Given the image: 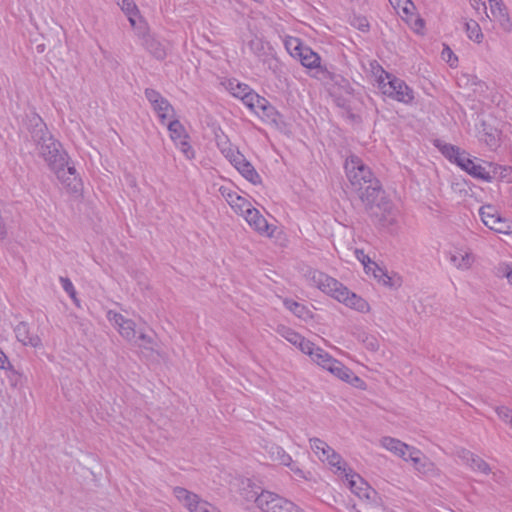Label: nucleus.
Returning <instances> with one entry per match:
<instances>
[{"mask_svg":"<svg viewBox=\"0 0 512 512\" xmlns=\"http://www.w3.org/2000/svg\"><path fill=\"white\" fill-rule=\"evenodd\" d=\"M269 458L274 464L284 465L296 473L302 474L301 469L297 466L292 457L285 450H269Z\"/></svg>","mask_w":512,"mask_h":512,"instance_id":"20","label":"nucleus"},{"mask_svg":"<svg viewBox=\"0 0 512 512\" xmlns=\"http://www.w3.org/2000/svg\"><path fill=\"white\" fill-rule=\"evenodd\" d=\"M177 146H179L181 152L185 155V157L187 159H192L194 158V150L193 148L191 147V145L188 143L187 139H183L181 141L178 142V144H176Z\"/></svg>","mask_w":512,"mask_h":512,"instance_id":"46","label":"nucleus"},{"mask_svg":"<svg viewBox=\"0 0 512 512\" xmlns=\"http://www.w3.org/2000/svg\"><path fill=\"white\" fill-rule=\"evenodd\" d=\"M215 141L218 149L229 161L237 155L236 153H240L232 146L230 140L222 131L215 133Z\"/></svg>","mask_w":512,"mask_h":512,"instance_id":"21","label":"nucleus"},{"mask_svg":"<svg viewBox=\"0 0 512 512\" xmlns=\"http://www.w3.org/2000/svg\"><path fill=\"white\" fill-rule=\"evenodd\" d=\"M381 446L382 448H411L408 444L401 442L398 439L391 438V437H384L381 440Z\"/></svg>","mask_w":512,"mask_h":512,"instance_id":"39","label":"nucleus"},{"mask_svg":"<svg viewBox=\"0 0 512 512\" xmlns=\"http://www.w3.org/2000/svg\"><path fill=\"white\" fill-rule=\"evenodd\" d=\"M496 412H497L498 416L500 417V419H502L504 422L510 424V421L512 419V410L511 409H509L508 407L501 406V407L496 408Z\"/></svg>","mask_w":512,"mask_h":512,"instance_id":"50","label":"nucleus"},{"mask_svg":"<svg viewBox=\"0 0 512 512\" xmlns=\"http://www.w3.org/2000/svg\"><path fill=\"white\" fill-rule=\"evenodd\" d=\"M441 153L448 158L450 161H454L459 152L461 151L458 147L451 144H443L439 146Z\"/></svg>","mask_w":512,"mask_h":512,"instance_id":"38","label":"nucleus"},{"mask_svg":"<svg viewBox=\"0 0 512 512\" xmlns=\"http://www.w3.org/2000/svg\"><path fill=\"white\" fill-rule=\"evenodd\" d=\"M342 477L345 478V483L352 493L359 499L363 500L371 507L380 508L378 493L360 475L352 473V471L349 470L346 475Z\"/></svg>","mask_w":512,"mask_h":512,"instance_id":"5","label":"nucleus"},{"mask_svg":"<svg viewBox=\"0 0 512 512\" xmlns=\"http://www.w3.org/2000/svg\"><path fill=\"white\" fill-rule=\"evenodd\" d=\"M317 458L327 465L339 476H344L350 470L346 462L336 452V450H317L315 452Z\"/></svg>","mask_w":512,"mask_h":512,"instance_id":"13","label":"nucleus"},{"mask_svg":"<svg viewBox=\"0 0 512 512\" xmlns=\"http://www.w3.org/2000/svg\"><path fill=\"white\" fill-rule=\"evenodd\" d=\"M257 95L258 94L253 92L252 90L246 91V93L243 94V98L241 100L243 104L251 110L257 98Z\"/></svg>","mask_w":512,"mask_h":512,"instance_id":"52","label":"nucleus"},{"mask_svg":"<svg viewBox=\"0 0 512 512\" xmlns=\"http://www.w3.org/2000/svg\"><path fill=\"white\" fill-rule=\"evenodd\" d=\"M267 103H268V101L265 98L257 95V98L254 102V105H253L251 111L260 115V112L265 109Z\"/></svg>","mask_w":512,"mask_h":512,"instance_id":"53","label":"nucleus"},{"mask_svg":"<svg viewBox=\"0 0 512 512\" xmlns=\"http://www.w3.org/2000/svg\"><path fill=\"white\" fill-rule=\"evenodd\" d=\"M469 155L465 151H460L453 162H455L461 169H466V161H471Z\"/></svg>","mask_w":512,"mask_h":512,"instance_id":"54","label":"nucleus"},{"mask_svg":"<svg viewBox=\"0 0 512 512\" xmlns=\"http://www.w3.org/2000/svg\"><path fill=\"white\" fill-rule=\"evenodd\" d=\"M294 39L295 38H292L286 42V48L290 53L293 51V48L295 47V44L291 43Z\"/></svg>","mask_w":512,"mask_h":512,"instance_id":"63","label":"nucleus"},{"mask_svg":"<svg viewBox=\"0 0 512 512\" xmlns=\"http://www.w3.org/2000/svg\"><path fill=\"white\" fill-rule=\"evenodd\" d=\"M167 128L170 132V138L175 144H178L179 141L188 138L184 126L178 119L170 120L167 124Z\"/></svg>","mask_w":512,"mask_h":512,"instance_id":"25","label":"nucleus"},{"mask_svg":"<svg viewBox=\"0 0 512 512\" xmlns=\"http://www.w3.org/2000/svg\"><path fill=\"white\" fill-rule=\"evenodd\" d=\"M153 109L157 113L162 124H165L167 119L175 117V110L167 99L161 100L159 103H156L153 106Z\"/></svg>","mask_w":512,"mask_h":512,"instance_id":"23","label":"nucleus"},{"mask_svg":"<svg viewBox=\"0 0 512 512\" xmlns=\"http://www.w3.org/2000/svg\"><path fill=\"white\" fill-rule=\"evenodd\" d=\"M490 13L492 17L499 22L503 30H511L512 22L508 16L507 8L502 0H497L490 3Z\"/></svg>","mask_w":512,"mask_h":512,"instance_id":"16","label":"nucleus"},{"mask_svg":"<svg viewBox=\"0 0 512 512\" xmlns=\"http://www.w3.org/2000/svg\"><path fill=\"white\" fill-rule=\"evenodd\" d=\"M281 497L269 491H261L260 497L256 498V507L259 512H275L279 504L277 500Z\"/></svg>","mask_w":512,"mask_h":512,"instance_id":"17","label":"nucleus"},{"mask_svg":"<svg viewBox=\"0 0 512 512\" xmlns=\"http://www.w3.org/2000/svg\"><path fill=\"white\" fill-rule=\"evenodd\" d=\"M466 162V169L464 171H466L474 178L487 182L491 181L492 177L490 173L486 171V169L482 165L475 163L473 160Z\"/></svg>","mask_w":512,"mask_h":512,"instance_id":"26","label":"nucleus"},{"mask_svg":"<svg viewBox=\"0 0 512 512\" xmlns=\"http://www.w3.org/2000/svg\"><path fill=\"white\" fill-rule=\"evenodd\" d=\"M465 27H466V33H467V36L469 37V39H471L477 43H480L482 41L483 33L481 31L479 24L476 21L470 20V21L466 22Z\"/></svg>","mask_w":512,"mask_h":512,"instance_id":"31","label":"nucleus"},{"mask_svg":"<svg viewBox=\"0 0 512 512\" xmlns=\"http://www.w3.org/2000/svg\"><path fill=\"white\" fill-rule=\"evenodd\" d=\"M138 338L143 341V344L141 345L143 348L156 351V343L151 336L140 333Z\"/></svg>","mask_w":512,"mask_h":512,"instance_id":"48","label":"nucleus"},{"mask_svg":"<svg viewBox=\"0 0 512 512\" xmlns=\"http://www.w3.org/2000/svg\"><path fill=\"white\" fill-rule=\"evenodd\" d=\"M230 160V163L241 173V175L252 184H259L261 177L253 167V165L241 153Z\"/></svg>","mask_w":512,"mask_h":512,"instance_id":"14","label":"nucleus"},{"mask_svg":"<svg viewBox=\"0 0 512 512\" xmlns=\"http://www.w3.org/2000/svg\"><path fill=\"white\" fill-rule=\"evenodd\" d=\"M345 170L352 190L355 188L360 189L361 186L367 184L368 181L376 178L371 169L355 155H351L346 160Z\"/></svg>","mask_w":512,"mask_h":512,"instance_id":"7","label":"nucleus"},{"mask_svg":"<svg viewBox=\"0 0 512 512\" xmlns=\"http://www.w3.org/2000/svg\"><path fill=\"white\" fill-rule=\"evenodd\" d=\"M417 23H419L420 25H423V20H422V19H419V20L417 21Z\"/></svg>","mask_w":512,"mask_h":512,"instance_id":"64","label":"nucleus"},{"mask_svg":"<svg viewBox=\"0 0 512 512\" xmlns=\"http://www.w3.org/2000/svg\"><path fill=\"white\" fill-rule=\"evenodd\" d=\"M505 174L504 177L508 179V181L512 182V167H508L504 169Z\"/></svg>","mask_w":512,"mask_h":512,"instance_id":"62","label":"nucleus"},{"mask_svg":"<svg viewBox=\"0 0 512 512\" xmlns=\"http://www.w3.org/2000/svg\"><path fill=\"white\" fill-rule=\"evenodd\" d=\"M11 367L8 357L0 350V369H10Z\"/></svg>","mask_w":512,"mask_h":512,"instance_id":"58","label":"nucleus"},{"mask_svg":"<svg viewBox=\"0 0 512 512\" xmlns=\"http://www.w3.org/2000/svg\"><path fill=\"white\" fill-rule=\"evenodd\" d=\"M310 358L324 369L330 364V361L334 359L320 347L315 348L314 354H312Z\"/></svg>","mask_w":512,"mask_h":512,"instance_id":"32","label":"nucleus"},{"mask_svg":"<svg viewBox=\"0 0 512 512\" xmlns=\"http://www.w3.org/2000/svg\"><path fill=\"white\" fill-rule=\"evenodd\" d=\"M276 332L295 346H297L298 342L301 341V338L303 337L298 332L285 325H279L276 329Z\"/></svg>","mask_w":512,"mask_h":512,"instance_id":"30","label":"nucleus"},{"mask_svg":"<svg viewBox=\"0 0 512 512\" xmlns=\"http://www.w3.org/2000/svg\"><path fill=\"white\" fill-rule=\"evenodd\" d=\"M284 306L291 311L295 316L301 319H307L311 317L310 311L301 303H298L292 299H284Z\"/></svg>","mask_w":512,"mask_h":512,"instance_id":"27","label":"nucleus"},{"mask_svg":"<svg viewBox=\"0 0 512 512\" xmlns=\"http://www.w3.org/2000/svg\"><path fill=\"white\" fill-rule=\"evenodd\" d=\"M145 96L152 106L165 99L158 91L151 88L145 90Z\"/></svg>","mask_w":512,"mask_h":512,"instance_id":"43","label":"nucleus"},{"mask_svg":"<svg viewBox=\"0 0 512 512\" xmlns=\"http://www.w3.org/2000/svg\"><path fill=\"white\" fill-rule=\"evenodd\" d=\"M249 48L250 50L257 56H261L262 54H264V44L263 42L258 39V38H255V39H252L250 42H249Z\"/></svg>","mask_w":512,"mask_h":512,"instance_id":"47","label":"nucleus"},{"mask_svg":"<svg viewBox=\"0 0 512 512\" xmlns=\"http://www.w3.org/2000/svg\"><path fill=\"white\" fill-rule=\"evenodd\" d=\"M353 374L354 373L349 368L345 367L344 371L341 373V375L338 378L347 383H350L351 378L353 377Z\"/></svg>","mask_w":512,"mask_h":512,"instance_id":"59","label":"nucleus"},{"mask_svg":"<svg viewBox=\"0 0 512 512\" xmlns=\"http://www.w3.org/2000/svg\"><path fill=\"white\" fill-rule=\"evenodd\" d=\"M28 127L39 156L43 158L51 170L67 165V153L62 149L61 143L48 131L46 124L39 115L33 114L29 117Z\"/></svg>","mask_w":512,"mask_h":512,"instance_id":"2","label":"nucleus"},{"mask_svg":"<svg viewBox=\"0 0 512 512\" xmlns=\"http://www.w3.org/2000/svg\"><path fill=\"white\" fill-rule=\"evenodd\" d=\"M307 281L312 285L334 297L339 302L345 303L348 307L353 308L361 313L369 311L370 306L368 302L350 292L342 283L336 279L326 275L325 273L309 269L305 273Z\"/></svg>","mask_w":512,"mask_h":512,"instance_id":"3","label":"nucleus"},{"mask_svg":"<svg viewBox=\"0 0 512 512\" xmlns=\"http://www.w3.org/2000/svg\"><path fill=\"white\" fill-rule=\"evenodd\" d=\"M356 258L364 265V268L371 269L372 263H375L372 261L368 255L364 253L363 250L356 249L355 250Z\"/></svg>","mask_w":512,"mask_h":512,"instance_id":"49","label":"nucleus"},{"mask_svg":"<svg viewBox=\"0 0 512 512\" xmlns=\"http://www.w3.org/2000/svg\"><path fill=\"white\" fill-rule=\"evenodd\" d=\"M297 347L304 353L311 357L312 354H314V350L316 346L311 341L305 339L304 337L301 338V341L298 342Z\"/></svg>","mask_w":512,"mask_h":512,"instance_id":"41","label":"nucleus"},{"mask_svg":"<svg viewBox=\"0 0 512 512\" xmlns=\"http://www.w3.org/2000/svg\"><path fill=\"white\" fill-rule=\"evenodd\" d=\"M117 4L127 15L130 24L134 27L136 24L134 17L137 15L138 9L133 0H117Z\"/></svg>","mask_w":512,"mask_h":512,"instance_id":"29","label":"nucleus"},{"mask_svg":"<svg viewBox=\"0 0 512 512\" xmlns=\"http://www.w3.org/2000/svg\"><path fill=\"white\" fill-rule=\"evenodd\" d=\"M382 93L398 102L411 103L414 99L413 90L402 80L381 69L378 77Z\"/></svg>","mask_w":512,"mask_h":512,"instance_id":"4","label":"nucleus"},{"mask_svg":"<svg viewBox=\"0 0 512 512\" xmlns=\"http://www.w3.org/2000/svg\"><path fill=\"white\" fill-rule=\"evenodd\" d=\"M107 319L117 328L120 335L128 341L136 338L135 323L122 314L109 310Z\"/></svg>","mask_w":512,"mask_h":512,"instance_id":"10","label":"nucleus"},{"mask_svg":"<svg viewBox=\"0 0 512 512\" xmlns=\"http://www.w3.org/2000/svg\"><path fill=\"white\" fill-rule=\"evenodd\" d=\"M345 367L346 366H344L341 362H339L336 359H333L332 361H330V364L327 365V367L325 369H327L329 372H331L336 377H339L341 375V373L344 371Z\"/></svg>","mask_w":512,"mask_h":512,"instance_id":"45","label":"nucleus"},{"mask_svg":"<svg viewBox=\"0 0 512 512\" xmlns=\"http://www.w3.org/2000/svg\"><path fill=\"white\" fill-rule=\"evenodd\" d=\"M143 45L145 46L146 50L156 59L161 60L165 58V47L155 38L151 36L145 37Z\"/></svg>","mask_w":512,"mask_h":512,"instance_id":"24","label":"nucleus"},{"mask_svg":"<svg viewBox=\"0 0 512 512\" xmlns=\"http://www.w3.org/2000/svg\"><path fill=\"white\" fill-rule=\"evenodd\" d=\"M244 216L248 224L258 233L272 237L274 228L268 224L267 220L260 214V212L250 205L244 210Z\"/></svg>","mask_w":512,"mask_h":512,"instance_id":"11","label":"nucleus"},{"mask_svg":"<svg viewBox=\"0 0 512 512\" xmlns=\"http://www.w3.org/2000/svg\"><path fill=\"white\" fill-rule=\"evenodd\" d=\"M350 384H352L354 387H362L364 385V382L361 378L353 374Z\"/></svg>","mask_w":512,"mask_h":512,"instance_id":"60","label":"nucleus"},{"mask_svg":"<svg viewBox=\"0 0 512 512\" xmlns=\"http://www.w3.org/2000/svg\"><path fill=\"white\" fill-rule=\"evenodd\" d=\"M363 342L370 351H377L379 348V342L374 336H366Z\"/></svg>","mask_w":512,"mask_h":512,"instance_id":"55","label":"nucleus"},{"mask_svg":"<svg viewBox=\"0 0 512 512\" xmlns=\"http://www.w3.org/2000/svg\"><path fill=\"white\" fill-rule=\"evenodd\" d=\"M243 487L241 489V494L247 501H253L256 504V498L260 497L261 491H263L260 487L254 485L250 479L242 482Z\"/></svg>","mask_w":512,"mask_h":512,"instance_id":"28","label":"nucleus"},{"mask_svg":"<svg viewBox=\"0 0 512 512\" xmlns=\"http://www.w3.org/2000/svg\"><path fill=\"white\" fill-rule=\"evenodd\" d=\"M499 272L508 279L510 284H512V264H505L500 267Z\"/></svg>","mask_w":512,"mask_h":512,"instance_id":"57","label":"nucleus"},{"mask_svg":"<svg viewBox=\"0 0 512 512\" xmlns=\"http://www.w3.org/2000/svg\"><path fill=\"white\" fill-rule=\"evenodd\" d=\"M173 494L189 512H221L214 504L202 499L196 493L183 487H174Z\"/></svg>","mask_w":512,"mask_h":512,"instance_id":"6","label":"nucleus"},{"mask_svg":"<svg viewBox=\"0 0 512 512\" xmlns=\"http://www.w3.org/2000/svg\"><path fill=\"white\" fill-rule=\"evenodd\" d=\"M475 261L474 255L465 249H457L450 255V262L461 270H468Z\"/></svg>","mask_w":512,"mask_h":512,"instance_id":"18","label":"nucleus"},{"mask_svg":"<svg viewBox=\"0 0 512 512\" xmlns=\"http://www.w3.org/2000/svg\"><path fill=\"white\" fill-rule=\"evenodd\" d=\"M260 115L262 117H266L268 120L272 121V122H276L277 121V118L279 116V113L276 111V109L270 105V103L268 102L266 104V107L263 111L260 112Z\"/></svg>","mask_w":512,"mask_h":512,"instance_id":"44","label":"nucleus"},{"mask_svg":"<svg viewBox=\"0 0 512 512\" xmlns=\"http://www.w3.org/2000/svg\"><path fill=\"white\" fill-rule=\"evenodd\" d=\"M14 332L17 340L21 342L24 346H31L33 348H38L42 346V341L40 337L30 332L29 325L26 322L18 323L14 328Z\"/></svg>","mask_w":512,"mask_h":512,"instance_id":"15","label":"nucleus"},{"mask_svg":"<svg viewBox=\"0 0 512 512\" xmlns=\"http://www.w3.org/2000/svg\"><path fill=\"white\" fill-rule=\"evenodd\" d=\"M442 58L446 60L450 64V66H453L454 62L457 61V57L454 55L453 51L448 46H445V48L443 49Z\"/></svg>","mask_w":512,"mask_h":512,"instance_id":"56","label":"nucleus"},{"mask_svg":"<svg viewBox=\"0 0 512 512\" xmlns=\"http://www.w3.org/2000/svg\"><path fill=\"white\" fill-rule=\"evenodd\" d=\"M60 282L62 284L64 291L70 296L74 303L78 305L76 291L70 279L66 277H60Z\"/></svg>","mask_w":512,"mask_h":512,"instance_id":"40","label":"nucleus"},{"mask_svg":"<svg viewBox=\"0 0 512 512\" xmlns=\"http://www.w3.org/2000/svg\"><path fill=\"white\" fill-rule=\"evenodd\" d=\"M466 459L473 470L480 471L484 474H487L490 471L489 465L480 457L474 456V454L470 453V457H466Z\"/></svg>","mask_w":512,"mask_h":512,"instance_id":"33","label":"nucleus"},{"mask_svg":"<svg viewBox=\"0 0 512 512\" xmlns=\"http://www.w3.org/2000/svg\"><path fill=\"white\" fill-rule=\"evenodd\" d=\"M479 215L484 225L489 229H492L497 222L496 219L501 217L497 209L491 205L481 207L479 210Z\"/></svg>","mask_w":512,"mask_h":512,"instance_id":"22","label":"nucleus"},{"mask_svg":"<svg viewBox=\"0 0 512 512\" xmlns=\"http://www.w3.org/2000/svg\"><path fill=\"white\" fill-rule=\"evenodd\" d=\"M365 206L369 215L382 227L393 226L397 220V211L386 196L380 181L375 178L361 188L352 190Z\"/></svg>","mask_w":512,"mask_h":512,"instance_id":"1","label":"nucleus"},{"mask_svg":"<svg viewBox=\"0 0 512 512\" xmlns=\"http://www.w3.org/2000/svg\"><path fill=\"white\" fill-rule=\"evenodd\" d=\"M496 220L497 222L491 230L502 234L512 233V221L502 216Z\"/></svg>","mask_w":512,"mask_h":512,"instance_id":"34","label":"nucleus"},{"mask_svg":"<svg viewBox=\"0 0 512 512\" xmlns=\"http://www.w3.org/2000/svg\"><path fill=\"white\" fill-rule=\"evenodd\" d=\"M220 192L229 205L239 214L244 213V210L251 205L245 198L229 189L221 187Z\"/></svg>","mask_w":512,"mask_h":512,"instance_id":"19","label":"nucleus"},{"mask_svg":"<svg viewBox=\"0 0 512 512\" xmlns=\"http://www.w3.org/2000/svg\"><path fill=\"white\" fill-rule=\"evenodd\" d=\"M275 512H305L293 502L281 497Z\"/></svg>","mask_w":512,"mask_h":512,"instance_id":"35","label":"nucleus"},{"mask_svg":"<svg viewBox=\"0 0 512 512\" xmlns=\"http://www.w3.org/2000/svg\"><path fill=\"white\" fill-rule=\"evenodd\" d=\"M322 444H323V442L320 439H318V438L310 439V446H311V448L319 449V448H321L320 445H322Z\"/></svg>","mask_w":512,"mask_h":512,"instance_id":"61","label":"nucleus"},{"mask_svg":"<svg viewBox=\"0 0 512 512\" xmlns=\"http://www.w3.org/2000/svg\"><path fill=\"white\" fill-rule=\"evenodd\" d=\"M367 271H372L374 277L378 279L379 282H382L385 285L390 283L391 278L376 263H372L371 269H367Z\"/></svg>","mask_w":512,"mask_h":512,"instance_id":"37","label":"nucleus"},{"mask_svg":"<svg viewBox=\"0 0 512 512\" xmlns=\"http://www.w3.org/2000/svg\"><path fill=\"white\" fill-rule=\"evenodd\" d=\"M351 24L360 31H368L369 23L365 17H354Z\"/></svg>","mask_w":512,"mask_h":512,"instance_id":"51","label":"nucleus"},{"mask_svg":"<svg viewBox=\"0 0 512 512\" xmlns=\"http://www.w3.org/2000/svg\"><path fill=\"white\" fill-rule=\"evenodd\" d=\"M291 43L295 44L291 55L298 57L303 66L310 69L320 66V57L311 48L304 46L299 39H294Z\"/></svg>","mask_w":512,"mask_h":512,"instance_id":"12","label":"nucleus"},{"mask_svg":"<svg viewBox=\"0 0 512 512\" xmlns=\"http://www.w3.org/2000/svg\"><path fill=\"white\" fill-rule=\"evenodd\" d=\"M394 453L420 473H427L433 469V463L422 453V450H393Z\"/></svg>","mask_w":512,"mask_h":512,"instance_id":"9","label":"nucleus"},{"mask_svg":"<svg viewBox=\"0 0 512 512\" xmlns=\"http://www.w3.org/2000/svg\"><path fill=\"white\" fill-rule=\"evenodd\" d=\"M57 175V178L62 183L67 192L72 194H79L82 190V181L77 176L76 169L74 166L63 165L59 168L52 169Z\"/></svg>","mask_w":512,"mask_h":512,"instance_id":"8","label":"nucleus"},{"mask_svg":"<svg viewBox=\"0 0 512 512\" xmlns=\"http://www.w3.org/2000/svg\"><path fill=\"white\" fill-rule=\"evenodd\" d=\"M230 90L233 96L242 99L243 94H245L246 91H250L251 89L246 84L236 83L234 86V84L230 82Z\"/></svg>","mask_w":512,"mask_h":512,"instance_id":"42","label":"nucleus"},{"mask_svg":"<svg viewBox=\"0 0 512 512\" xmlns=\"http://www.w3.org/2000/svg\"><path fill=\"white\" fill-rule=\"evenodd\" d=\"M480 140L485 142V144L491 149H495L498 146V133L497 131H484L480 136Z\"/></svg>","mask_w":512,"mask_h":512,"instance_id":"36","label":"nucleus"}]
</instances>
